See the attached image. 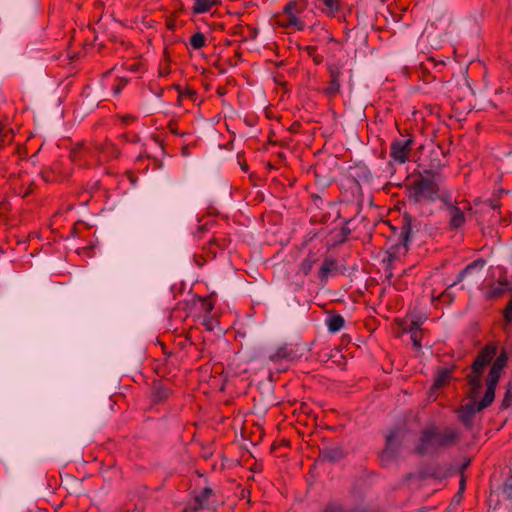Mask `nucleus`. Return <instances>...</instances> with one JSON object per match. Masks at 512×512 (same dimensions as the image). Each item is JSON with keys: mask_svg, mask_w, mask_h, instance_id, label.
<instances>
[{"mask_svg": "<svg viewBox=\"0 0 512 512\" xmlns=\"http://www.w3.org/2000/svg\"><path fill=\"white\" fill-rule=\"evenodd\" d=\"M307 8L304 0H291L281 11L275 13L271 18V24L274 27L289 31H303L307 23L302 14Z\"/></svg>", "mask_w": 512, "mask_h": 512, "instance_id": "nucleus-1", "label": "nucleus"}, {"mask_svg": "<svg viewBox=\"0 0 512 512\" xmlns=\"http://www.w3.org/2000/svg\"><path fill=\"white\" fill-rule=\"evenodd\" d=\"M96 153L97 162L103 163L117 158L119 155V150L111 142H105L103 145L95 149H91L84 145H79L71 151L70 158L73 163L80 166H91L93 164L91 159L95 157Z\"/></svg>", "mask_w": 512, "mask_h": 512, "instance_id": "nucleus-2", "label": "nucleus"}, {"mask_svg": "<svg viewBox=\"0 0 512 512\" xmlns=\"http://www.w3.org/2000/svg\"><path fill=\"white\" fill-rule=\"evenodd\" d=\"M457 436L458 433L454 430L444 433L436 432L434 429L426 430L422 433L416 450L420 454L433 453L439 448L452 443Z\"/></svg>", "mask_w": 512, "mask_h": 512, "instance_id": "nucleus-3", "label": "nucleus"}, {"mask_svg": "<svg viewBox=\"0 0 512 512\" xmlns=\"http://www.w3.org/2000/svg\"><path fill=\"white\" fill-rule=\"evenodd\" d=\"M497 354V348L495 346L485 347L475 359L472 365V371L468 376V382L470 385L469 397L474 399L477 394V389L481 384V374L492 359Z\"/></svg>", "mask_w": 512, "mask_h": 512, "instance_id": "nucleus-4", "label": "nucleus"}, {"mask_svg": "<svg viewBox=\"0 0 512 512\" xmlns=\"http://www.w3.org/2000/svg\"><path fill=\"white\" fill-rule=\"evenodd\" d=\"M439 187L432 178L421 177L410 187V198L415 202L434 201L438 197Z\"/></svg>", "mask_w": 512, "mask_h": 512, "instance_id": "nucleus-5", "label": "nucleus"}, {"mask_svg": "<svg viewBox=\"0 0 512 512\" xmlns=\"http://www.w3.org/2000/svg\"><path fill=\"white\" fill-rule=\"evenodd\" d=\"M413 144L412 136L394 139L390 146V157L398 164H404L409 158Z\"/></svg>", "mask_w": 512, "mask_h": 512, "instance_id": "nucleus-6", "label": "nucleus"}, {"mask_svg": "<svg viewBox=\"0 0 512 512\" xmlns=\"http://www.w3.org/2000/svg\"><path fill=\"white\" fill-rule=\"evenodd\" d=\"M501 371L502 369H500V364L492 365L487 378V389L485 395L481 401L478 402V410L485 409L493 402L495 397V388L500 378Z\"/></svg>", "mask_w": 512, "mask_h": 512, "instance_id": "nucleus-7", "label": "nucleus"}, {"mask_svg": "<svg viewBox=\"0 0 512 512\" xmlns=\"http://www.w3.org/2000/svg\"><path fill=\"white\" fill-rule=\"evenodd\" d=\"M216 503L215 493L211 488L205 487L194 496V502L190 503L186 510L197 511L199 509H208Z\"/></svg>", "mask_w": 512, "mask_h": 512, "instance_id": "nucleus-8", "label": "nucleus"}, {"mask_svg": "<svg viewBox=\"0 0 512 512\" xmlns=\"http://www.w3.org/2000/svg\"><path fill=\"white\" fill-rule=\"evenodd\" d=\"M328 73H329V82L328 85L323 89V93L328 98L336 97L341 89V68L337 64H329L328 65Z\"/></svg>", "mask_w": 512, "mask_h": 512, "instance_id": "nucleus-9", "label": "nucleus"}, {"mask_svg": "<svg viewBox=\"0 0 512 512\" xmlns=\"http://www.w3.org/2000/svg\"><path fill=\"white\" fill-rule=\"evenodd\" d=\"M446 205V209L450 218V227L452 229H457L463 226L466 221L464 211L467 209V205L465 204L463 207H459L450 202H446Z\"/></svg>", "mask_w": 512, "mask_h": 512, "instance_id": "nucleus-10", "label": "nucleus"}, {"mask_svg": "<svg viewBox=\"0 0 512 512\" xmlns=\"http://www.w3.org/2000/svg\"><path fill=\"white\" fill-rule=\"evenodd\" d=\"M221 3L220 0H194L192 12L194 14H204L210 12L214 7Z\"/></svg>", "mask_w": 512, "mask_h": 512, "instance_id": "nucleus-11", "label": "nucleus"}, {"mask_svg": "<svg viewBox=\"0 0 512 512\" xmlns=\"http://www.w3.org/2000/svg\"><path fill=\"white\" fill-rule=\"evenodd\" d=\"M402 439V435L400 431H393L386 437V448L383 450V457L387 456L390 457L393 452L394 448L400 443Z\"/></svg>", "mask_w": 512, "mask_h": 512, "instance_id": "nucleus-12", "label": "nucleus"}, {"mask_svg": "<svg viewBox=\"0 0 512 512\" xmlns=\"http://www.w3.org/2000/svg\"><path fill=\"white\" fill-rule=\"evenodd\" d=\"M478 411V403L473 402L461 407L458 411V416L463 423L469 425L474 417V414Z\"/></svg>", "mask_w": 512, "mask_h": 512, "instance_id": "nucleus-13", "label": "nucleus"}, {"mask_svg": "<svg viewBox=\"0 0 512 512\" xmlns=\"http://www.w3.org/2000/svg\"><path fill=\"white\" fill-rule=\"evenodd\" d=\"M342 0H323L322 12L330 17H335L342 9Z\"/></svg>", "mask_w": 512, "mask_h": 512, "instance_id": "nucleus-14", "label": "nucleus"}, {"mask_svg": "<svg viewBox=\"0 0 512 512\" xmlns=\"http://www.w3.org/2000/svg\"><path fill=\"white\" fill-rule=\"evenodd\" d=\"M337 269V261L333 258H326L321 264L319 277L321 280H327L329 275Z\"/></svg>", "mask_w": 512, "mask_h": 512, "instance_id": "nucleus-15", "label": "nucleus"}, {"mask_svg": "<svg viewBox=\"0 0 512 512\" xmlns=\"http://www.w3.org/2000/svg\"><path fill=\"white\" fill-rule=\"evenodd\" d=\"M344 324H345V320L339 314L330 315L326 319L327 328L331 333H336V332L340 331L343 328Z\"/></svg>", "mask_w": 512, "mask_h": 512, "instance_id": "nucleus-16", "label": "nucleus"}, {"mask_svg": "<svg viewBox=\"0 0 512 512\" xmlns=\"http://www.w3.org/2000/svg\"><path fill=\"white\" fill-rule=\"evenodd\" d=\"M68 175V173L63 174L60 170V164L54 163L49 171L43 172V177L45 181H60L63 178H65Z\"/></svg>", "mask_w": 512, "mask_h": 512, "instance_id": "nucleus-17", "label": "nucleus"}, {"mask_svg": "<svg viewBox=\"0 0 512 512\" xmlns=\"http://www.w3.org/2000/svg\"><path fill=\"white\" fill-rule=\"evenodd\" d=\"M485 266V261L482 260V259H479V260H475L473 261L472 263H470L469 265L466 266V268L464 270H462L459 275H458V278H457V281H455L453 283V285L461 282L464 277L472 272L474 269H482L483 267Z\"/></svg>", "mask_w": 512, "mask_h": 512, "instance_id": "nucleus-18", "label": "nucleus"}, {"mask_svg": "<svg viewBox=\"0 0 512 512\" xmlns=\"http://www.w3.org/2000/svg\"><path fill=\"white\" fill-rule=\"evenodd\" d=\"M315 263V257L313 255H309L301 262L299 266V273H301L304 276L308 275L311 272Z\"/></svg>", "mask_w": 512, "mask_h": 512, "instance_id": "nucleus-19", "label": "nucleus"}, {"mask_svg": "<svg viewBox=\"0 0 512 512\" xmlns=\"http://www.w3.org/2000/svg\"><path fill=\"white\" fill-rule=\"evenodd\" d=\"M206 45V37L203 33L197 32L194 33L190 38V46L195 49L199 50L203 48Z\"/></svg>", "mask_w": 512, "mask_h": 512, "instance_id": "nucleus-20", "label": "nucleus"}, {"mask_svg": "<svg viewBox=\"0 0 512 512\" xmlns=\"http://www.w3.org/2000/svg\"><path fill=\"white\" fill-rule=\"evenodd\" d=\"M449 379H450L449 371H447V370L442 371L437 375V377L434 381L433 387L436 389L441 388L446 383H448Z\"/></svg>", "mask_w": 512, "mask_h": 512, "instance_id": "nucleus-21", "label": "nucleus"}, {"mask_svg": "<svg viewBox=\"0 0 512 512\" xmlns=\"http://www.w3.org/2000/svg\"><path fill=\"white\" fill-rule=\"evenodd\" d=\"M410 332H411V340L414 344V346L418 349L421 348V337H420V332L418 331V328L415 326L414 327H411L410 329Z\"/></svg>", "mask_w": 512, "mask_h": 512, "instance_id": "nucleus-22", "label": "nucleus"}, {"mask_svg": "<svg viewBox=\"0 0 512 512\" xmlns=\"http://www.w3.org/2000/svg\"><path fill=\"white\" fill-rule=\"evenodd\" d=\"M201 305H202V310L206 314H209L214 308V303L210 298L203 299Z\"/></svg>", "mask_w": 512, "mask_h": 512, "instance_id": "nucleus-23", "label": "nucleus"}, {"mask_svg": "<svg viewBox=\"0 0 512 512\" xmlns=\"http://www.w3.org/2000/svg\"><path fill=\"white\" fill-rule=\"evenodd\" d=\"M216 324H217V321L214 318H211V317H207L203 321V325L209 331H212Z\"/></svg>", "mask_w": 512, "mask_h": 512, "instance_id": "nucleus-24", "label": "nucleus"}, {"mask_svg": "<svg viewBox=\"0 0 512 512\" xmlns=\"http://www.w3.org/2000/svg\"><path fill=\"white\" fill-rule=\"evenodd\" d=\"M507 361V356L504 352H502L497 358L496 360L494 361L493 365H498L500 364V369H503L504 366H505V363Z\"/></svg>", "mask_w": 512, "mask_h": 512, "instance_id": "nucleus-25", "label": "nucleus"}, {"mask_svg": "<svg viewBox=\"0 0 512 512\" xmlns=\"http://www.w3.org/2000/svg\"><path fill=\"white\" fill-rule=\"evenodd\" d=\"M505 318L507 321H512V300L508 303L505 311Z\"/></svg>", "mask_w": 512, "mask_h": 512, "instance_id": "nucleus-26", "label": "nucleus"}, {"mask_svg": "<svg viewBox=\"0 0 512 512\" xmlns=\"http://www.w3.org/2000/svg\"><path fill=\"white\" fill-rule=\"evenodd\" d=\"M125 85H126V81L125 80H120V83L115 88V94H119L121 89H122V87H124Z\"/></svg>", "mask_w": 512, "mask_h": 512, "instance_id": "nucleus-27", "label": "nucleus"}, {"mask_svg": "<svg viewBox=\"0 0 512 512\" xmlns=\"http://www.w3.org/2000/svg\"><path fill=\"white\" fill-rule=\"evenodd\" d=\"M5 129L6 126L3 123H0V139H2L5 136Z\"/></svg>", "mask_w": 512, "mask_h": 512, "instance_id": "nucleus-28", "label": "nucleus"}, {"mask_svg": "<svg viewBox=\"0 0 512 512\" xmlns=\"http://www.w3.org/2000/svg\"><path fill=\"white\" fill-rule=\"evenodd\" d=\"M403 230H404V231H403V234H404V236H405V241H407V240H408V236H409V229H408V227H407V226H404V227H403Z\"/></svg>", "mask_w": 512, "mask_h": 512, "instance_id": "nucleus-29", "label": "nucleus"}, {"mask_svg": "<svg viewBox=\"0 0 512 512\" xmlns=\"http://www.w3.org/2000/svg\"><path fill=\"white\" fill-rule=\"evenodd\" d=\"M508 394H509V392H507V394H506V396H505V398H504V400H503V403H504V405H506V406H508V405H509V398H508Z\"/></svg>", "mask_w": 512, "mask_h": 512, "instance_id": "nucleus-30", "label": "nucleus"}, {"mask_svg": "<svg viewBox=\"0 0 512 512\" xmlns=\"http://www.w3.org/2000/svg\"><path fill=\"white\" fill-rule=\"evenodd\" d=\"M31 193V190H26L24 193H23V197H26L28 196L29 194Z\"/></svg>", "mask_w": 512, "mask_h": 512, "instance_id": "nucleus-31", "label": "nucleus"}, {"mask_svg": "<svg viewBox=\"0 0 512 512\" xmlns=\"http://www.w3.org/2000/svg\"><path fill=\"white\" fill-rule=\"evenodd\" d=\"M167 396H168V390H165V391L163 392V395H162L161 397H167Z\"/></svg>", "mask_w": 512, "mask_h": 512, "instance_id": "nucleus-32", "label": "nucleus"}]
</instances>
